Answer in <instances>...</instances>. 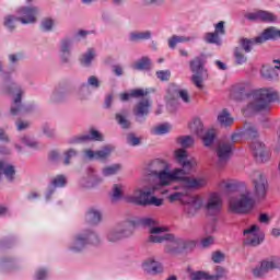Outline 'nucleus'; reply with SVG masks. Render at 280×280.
I'll return each instance as SVG.
<instances>
[{
  "label": "nucleus",
  "instance_id": "32",
  "mask_svg": "<svg viewBox=\"0 0 280 280\" xmlns=\"http://www.w3.org/2000/svg\"><path fill=\"white\" fill-rule=\"evenodd\" d=\"M85 220L90 222V224H97L102 221V212L96 209H90L85 214Z\"/></svg>",
  "mask_w": 280,
  "mask_h": 280
},
{
  "label": "nucleus",
  "instance_id": "7",
  "mask_svg": "<svg viewBox=\"0 0 280 280\" xmlns=\"http://www.w3.org/2000/svg\"><path fill=\"white\" fill-rule=\"evenodd\" d=\"M1 78L4 80V93L10 95H15L13 104L11 106V115H21L27 109L21 104V96L23 95V90L14 82H10V74L1 72Z\"/></svg>",
  "mask_w": 280,
  "mask_h": 280
},
{
  "label": "nucleus",
  "instance_id": "39",
  "mask_svg": "<svg viewBox=\"0 0 280 280\" xmlns=\"http://www.w3.org/2000/svg\"><path fill=\"white\" fill-rule=\"evenodd\" d=\"M113 200H119L124 198V185L115 184L112 190Z\"/></svg>",
  "mask_w": 280,
  "mask_h": 280
},
{
  "label": "nucleus",
  "instance_id": "64",
  "mask_svg": "<svg viewBox=\"0 0 280 280\" xmlns=\"http://www.w3.org/2000/svg\"><path fill=\"white\" fill-rule=\"evenodd\" d=\"M112 104H113V94H109L105 98V106H106V108H110Z\"/></svg>",
  "mask_w": 280,
  "mask_h": 280
},
{
  "label": "nucleus",
  "instance_id": "15",
  "mask_svg": "<svg viewBox=\"0 0 280 280\" xmlns=\"http://www.w3.org/2000/svg\"><path fill=\"white\" fill-rule=\"evenodd\" d=\"M209 215H218L222 211V195L220 192H211L206 203Z\"/></svg>",
  "mask_w": 280,
  "mask_h": 280
},
{
  "label": "nucleus",
  "instance_id": "6",
  "mask_svg": "<svg viewBox=\"0 0 280 280\" xmlns=\"http://www.w3.org/2000/svg\"><path fill=\"white\" fill-rule=\"evenodd\" d=\"M39 13L40 9L38 7H22L18 10L19 18L14 15H7L4 18V27L14 30L16 27V21H20L22 25L36 23Z\"/></svg>",
  "mask_w": 280,
  "mask_h": 280
},
{
  "label": "nucleus",
  "instance_id": "55",
  "mask_svg": "<svg viewBox=\"0 0 280 280\" xmlns=\"http://www.w3.org/2000/svg\"><path fill=\"white\" fill-rule=\"evenodd\" d=\"M177 93L185 104H189L191 102V97L189 96V92H187V90H178Z\"/></svg>",
  "mask_w": 280,
  "mask_h": 280
},
{
  "label": "nucleus",
  "instance_id": "58",
  "mask_svg": "<svg viewBox=\"0 0 280 280\" xmlns=\"http://www.w3.org/2000/svg\"><path fill=\"white\" fill-rule=\"evenodd\" d=\"M65 95V92L63 91H58L56 90L52 95H51V101L52 102H60V100H62Z\"/></svg>",
  "mask_w": 280,
  "mask_h": 280
},
{
  "label": "nucleus",
  "instance_id": "29",
  "mask_svg": "<svg viewBox=\"0 0 280 280\" xmlns=\"http://www.w3.org/2000/svg\"><path fill=\"white\" fill-rule=\"evenodd\" d=\"M197 36H177V35H173L170 39H168V47L171 49H175L176 45L178 43H189V40H196Z\"/></svg>",
  "mask_w": 280,
  "mask_h": 280
},
{
  "label": "nucleus",
  "instance_id": "56",
  "mask_svg": "<svg viewBox=\"0 0 280 280\" xmlns=\"http://www.w3.org/2000/svg\"><path fill=\"white\" fill-rule=\"evenodd\" d=\"M127 143H129V145H139V143H141V139L137 138L135 133H129L127 136Z\"/></svg>",
  "mask_w": 280,
  "mask_h": 280
},
{
  "label": "nucleus",
  "instance_id": "54",
  "mask_svg": "<svg viewBox=\"0 0 280 280\" xmlns=\"http://www.w3.org/2000/svg\"><path fill=\"white\" fill-rule=\"evenodd\" d=\"M51 27H54V20L45 19L42 22V30H44V32H51Z\"/></svg>",
  "mask_w": 280,
  "mask_h": 280
},
{
  "label": "nucleus",
  "instance_id": "47",
  "mask_svg": "<svg viewBox=\"0 0 280 280\" xmlns=\"http://www.w3.org/2000/svg\"><path fill=\"white\" fill-rule=\"evenodd\" d=\"M54 187H65L67 185V177L65 175H58L51 180Z\"/></svg>",
  "mask_w": 280,
  "mask_h": 280
},
{
  "label": "nucleus",
  "instance_id": "52",
  "mask_svg": "<svg viewBox=\"0 0 280 280\" xmlns=\"http://www.w3.org/2000/svg\"><path fill=\"white\" fill-rule=\"evenodd\" d=\"M224 259H226V256L224 255V253L222 252L212 253V261H214V264H222Z\"/></svg>",
  "mask_w": 280,
  "mask_h": 280
},
{
  "label": "nucleus",
  "instance_id": "31",
  "mask_svg": "<svg viewBox=\"0 0 280 280\" xmlns=\"http://www.w3.org/2000/svg\"><path fill=\"white\" fill-rule=\"evenodd\" d=\"M131 67L137 71H148V69L152 67V61L148 57H142L140 60L136 61Z\"/></svg>",
  "mask_w": 280,
  "mask_h": 280
},
{
  "label": "nucleus",
  "instance_id": "13",
  "mask_svg": "<svg viewBox=\"0 0 280 280\" xmlns=\"http://www.w3.org/2000/svg\"><path fill=\"white\" fill-rule=\"evenodd\" d=\"M231 154H233V144L228 141H220L217 147L218 170H223V167H226L229 159H231Z\"/></svg>",
  "mask_w": 280,
  "mask_h": 280
},
{
  "label": "nucleus",
  "instance_id": "2",
  "mask_svg": "<svg viewBox=\"0 0 280 280\" xmlns=\"http://www.w3.org/2000/svg\"><path fill=\"white\" fill-rule=\"evenodd\" d=\"M139 223L142 224V226H149L151 229V235L149 237L151 242L154 244L166 242L165 253H170L171 255H178L183 253V250H191L196 247V241L176 237L170 233L161 235L167 231V228L156 226L158 222L152 218H142L140 219Z\"/></svg>",
  "mask_w": 280,
  "mask_h": 280
},
{
  "label": "nucleus",
  "instance_id": "43",
  "mask_svg": "<svg viewBox=\"0 0 280 280\" xmlns=\"http://www.w3.org/2000/svg\"><path fill=\"white\" fill-rule=\"evenodd\" d=\"M177 142L179 145H182V148H191V145L195 143V140L191 136H182L177 139Z\"/></svg>",
  "mask_w": 280,
  "mask_h": 280
},
{
  "label": "nucleus",
  "instance_id": "27",
  "mask_svg": "<svg viewBox=\"0 0 280 280\" xmlns=\"http://www.w3.org/2000/svg\"><path fill=\"white\" fill-rule=\"evenodd\" d=\"M1 174H3L9 180H14V174H16V171L14 170L12 164L0 161V176Z\"/></svg>",
  "mask_w": 280,
  "mask_h": 280
},
{
  "label": "nucleus",
  "instance_id": "60",
  "mask_svg": "<svg viewBox=\"0 0 280 280\" xmlns=\"http://www.w3.org/2000/svg\"><path fill=\"white\" fill-rule=\"evenodd\" d=\"M213 244V236H207L203 240H201V246L203 248H208V246H211Z\"/></svg>",
  "mask_w": 280,
  "mask_h": 280
},
{
  "label": "nucleus",
  "instance_id": "42",
  "mask_svg": "<svg viewBox=\"0 0 280 280\" xmlns=\"http://www.w3.org/2000/svg\"><path fill=\"white\" fill-rule=\"evenodd\" d=\"M228 271L223 267L218 266L215 268V275H209L208 273V279L209 280H219V279H224L226 277Z\"/></svg>",
  "mask_w": 280,
  "mask_h": 280
},
{
  "label": "nucleus",
  "instance_id": "53",
  "mask_svg": "<svg viewBox=\"0 0 280 280\" xmlns=\"http://www.w3.org/2000/svg\"><path fill=\"white\" fill-rule=\"evenodd\" d=\"M214 34L217 36H224V34H226V31L224 30V21H221L214 25Z\"/></svg>",
  "mask_w": 280,
  "mask_h": 280
},
{
  "label": "nucleus",
  "instance_id": "3",
  "mask_svg": "<svg viewBox=\"0 0 280 280\" xmlns=\"http://www.w3.org/2000/svg\"><path fill=\"white\" fill-rule=\"evenodd\" d=\"M175 159L177 163L183 165V168H174L170 172V164L164 161L163 168L161 171H153L152 174L158 178L160 185L166 186L171 185V183H174L175 180H184V178H187L185 174H190L191 170L196 167V160L188 159L187 150L185 149H177L175 151Z\"/></svg>",
  "mask_w": 280,
  "mask_h": 280
},
{
  "label": "nucleus",
  "instance_id": "40",
  "mask_svg": "<svg viewBox=\"0 0 280 280\" xmlns=\"http://www.w3.org/2000/svg\"><path fill=\"white\" fill-rule=\"evenodd\" d=\"M234 58L236 65H245V62L248 60L246 55H244V50L242 48H235Z\"/></svg>",
  "mask_w": 280,
  "mask_h": 280
},
{
  "label": "nucleus",
  "instance_id": "4",
  "mask_svg": "<svg viewBox=\"0 0 280 280\" xmlns=\"http://www.w3.org/2000/svg\"><path fill=\"white\" fill-rule=\"evenodd\" d=\"M249 98L252 101L243 108V114L246 116L259 110H270V104H272V102H279V93L272 88H262L255 90L249 95Z\"/></svg>",
  "mask_w": 280,
  "mask_h": 280
},
{
  "label": "nucleus",
  "instance_id": "26",
  "mask_svg": "<svg viewBox=\"0 0 280 280\" xmlns=\"http://www.w3.org/2000/svg\"><path fill=\"white\" fill-rule=\"evenodd\" d=\"M279 66H275V68L270 66H262L260 73L266 80H277V78H279Z\"/></svg>",
  "mask_w": 280,
  "mask_h": 280
},
{
  "label": "nucleus",
  "instance_id": "8",
  "mask_svg": "<svg viewBox=\"0 0 280 280\" xmlns=\"http://www.w3.org/2000/svg\"><path fill=\"white\" fill-rule=\"evenodd\" d=\"M230 211L232 213H248L255 207V199L250 190H245L236 197H232L229 201Z\"/></svg>",
  "mask_w": 280,
  "mask_h": 280
},
{
  "label": "nucleus",
  "instance_id": "9",
  "mask_svg": "<svg viewBox=\"0 0 280 280\" xmlns=\"http://www.w3.org/2000/svg\"><path fill=\"white\" fill-rule=\"evenodd\" d=\"M88 244H93L94 246L100 244V236H97L95 232L77 234L70 245V250H73V253H80V250H84V248H86Z\"/></svg>",
  "mask_w": 280,
  "mask_h": 280
},
{
  "label": "nucleus",
  "instance_id": "62",
  "mask_svg": "<svg viewBox=\"0 0 280 280\" xmlns=\"http://www.w3.org/2000/svg\"><path fill=\"white\" fill-rule=\"evenodd\" d=\"M258 221L261 224H268V222H270V217H268V214H266V213H260L258 217Z\"/></svg>",
  "mask_w": 280,
  "mask_h": 280
},
{
  "label": "nucleus",
  "instance_id": "1",
  "mask_svg": "<svg viewBox=\"0 0 280 280\" xmlns=\"http://www.w3.org/2000/svg\"><path fill=\"white\" fill-rule=\"evenodd\" d=\"M179 183L183 190L171 194L168 200L170 202H182L184 215H186V218H194L202 208V198L191 196L189 189L205 187V185H207V177H185Z\"/></svg>",
  "mask_w": 280,
  "mask_h": 280
},
{
  "label": "nucleus",
  "instance_id": "18",
  "mask_svg": "<svg viewBox=\"0 0 280 280\" xmlns=\"http://www.w3.org/2000/svg\"><path fill=\"white\" fill-rule=\"evenodd\" d=\"M277 268H280V258H276L273 260H264L260 266L253 269V275L254 277H264V275Z\"/></svg>",
  "mask_w": 280,
  "mask_h": 280
},
{
  "label": "nucleus",
  "instance_id": "49",
  "mask_svg": "<svg viewBox=\"0 0 280 280\" xmlns=\"http://www.w3.org/2000/svg\"><path fill=\"white\" fill-rule=\"evenodd\" d=\"M156 78L162 82H167L172 78V72L170 70H160L156 72Z\"/></svg>",
  "mask_w": 280,
  "mask_h": 280
},
{
  "label": "nucleus",
  "instance_id": "45",
  "mask_svg": "<svg viewBox=\"0 0 280 280\" xmlns=\"http://www.w3.org/2000/svg\"><path fill=\"white\" fill-rule=\"evenodd\" d=\"M78 156V151L75 149H69L63 153V165H71V159Z\"/></svg>",
  "mask_w": 280,
  "mask_h": 280
},
{
  "label": "nucleus",
  "instance_id": "14",
  "mask_svg": "<svg viewBox=\"0 0 280 280\" xmlns=\"http://www.w3.org/2000/svg\"><path fill=\"white\" fill-rule=\"evenodd\" d=\"M252 180L257 198H266V194L268 191V179L266 178V175L256 171L252 175Z\"/></svg>",
  "mask_w": 280,
  "mask_h": 280
},
{
  "label": "nucleus",
  "instance_id": "33",
  "mask_svg": "<svg viewBox=\"0 0 280 280\" xmlns=\"http://www.w3.org/2000/svg\"><path fill=\"white\" fill-rule=\"evenodd\" d=\"M152 38V33L150 31L144 32H132L129 35V40L137 43V40H150Z\"/></svg>",
  "mask_w": 280,
  "mask_h": 280
},
{
  "label": "nucleus",
  "instance_id": "38",
  "mask_svg": "<svg viewBox=\"0 0 280 280\" xmlns=\"http://www.w3.org/2000/svg\"><path fill=\"white\" fill-rule=\"evenodd\" d=\"M172 129V126L170 124H161L156 125L151 129L152 135H167V132Z\"/></svg>",
  "mask_w": 280,
  "mask_h": 280
},
{
  "label": "nucleus",
  "instance_id": "22",
  "mask_svg": "<svg viewBox=\"0 0 280 280\" xmlns=\"http://www.w3.org/2000/svg\"><path fill=\"white\" fill-rule=\"evenodd\" d=\"M250 149L253 151L254 158L258 163H264V161H268V152H266V147L260 141H254L250 144Z\"/></svg>",
  "mask_w": 280,
  "mask_h": 280
},
{
  "label": "nucleus",
  "instance_id": "21",
  "mask_svg": "<svg viewBox=\"0 0 280 280\" xmlns=\"http://www.w3.org/2000/svg\"><path fill=\"white\" fill-rule=\"evenodd\" d=\"M84 141H104V136L95 129H91L90 135L74 136L69 143H84Z\"/></svg>",
  "mask_w": 280,
  "mask_h": 280
},
{
  "label": "nucleus",
  "instance_id": "17",
  "mask_svg": "<svg viewBox=\"0 0 280 280\" xmlns=\"http://www.w3.org/2000/svg\"><path fill=\"white\" fill-rule=\"evenodd\" d=\"M243 137H247L249 139H257L259 137V132L257 131V127L250 122H245L244 131L234 132L231 137L233 143H237Z\"/></svg>",
  "mask_w": 280,
  "mask_h": 280
},
{
  "label": "nucleus",
  "instance_id": "48",
  "mask_svg": "<svg viewBox=\"0 0 280 280\" xmlns=\"http://www.w3.org/2000/svg\"><path fill=\"white\" fill-rule=\"evenodd\" d=\"M86 86H92V89H100V80L97 79V77H90L88 79V84L82 85L83 89H86Z\"/></svg>",
  "mask_w": 280,
  "mask_h": 280
},
{
  "label": "nucleus",
  "instance_id": "16",
  "mask_svg": "<svg viewBox=\"0 0 280 280\" xmlns=\"http://www.w3.org/2000/svg\"><path fill=\"white\" fill-rule=\"evenodd\" d=\"M113 150H115L113 145H105L98 151L86 149L83 152L85 159H89L90 161H93V159H95L96 161H106V159H108V156H110V154L113 153Z\"/></svg>",
  "mask_w": 280,
  "mask_h": 280
},
{
  "label": "nucleus",
  "instance_id": "30",
  "mask_svg": "<svg viewBox=\"0 0 280 280\" xmlns=\"http://www.w3.org/2000/svg\"><path fill=\"white\" fill-rule=\"evenodd\" d=\"M88 178H89V182L85 185V187H95V185H100V183H102V180H104L102 177H100L95 173V168H93V167L88 168Z\"/></svg>",
  "mask_w": 280,
  "mask_h": 280
},
{
  "label": "nucleus",
  "instance_id": "23",
  "mask_svg": "<svg viewBox=\"0 0 280 280\" xmlns=\"http://www.w3.org/2000/svg\"><path fill=\"white\" fill-rule=\"evenodd\" d=\"M152 104H150V101L147 98H142L139 103L136 104L133 107V115L138 118L141 117H148L150 113V107Z\"/></svg>",
  "mask_w": 280,
  "mask_h": 280
},
{
  "label": "nucleus",
  "instance_id": "19",
  "mask_svg": "<svg viewBox=\"0 0 280 280\" xmlns=\"http://www.w3.org/2000/svg\"><path fill=\"white\" fill-rule=\"evenodd\" d=\"M245 19H248V21H262L264 23H277V15L264 10L247 13L245 14Z\"/></svg>",
  "mask_w": 280,
  "mask_h": 280
},
{
  "label": "nucleus",
  "instance_id": "28",
  "mask_svg": "<svg viewBox=\"0 0 280 280\" xmlns=\"http://www.w3.org/2000/svg\"><path fill=\"white\" fill-rule=\"evenodd\" d=\"M121 167L122 166L119 163L107 165L102 168L101 174L105 178H108V176H115L116 174H119Z\"/></svg>",
  "mask_w": 280,
  "mask_h": 280
},
{
  "label": "nucleus",
  "instance_id": "24",
  "mask_svg": "<svg viewBox=\"0 0 280 280\" xmlns=\"http://www.w3.org/2000/svg\"><path fill=\"white\" fill-rule=\"evenodd\" d=\"M279 38V30L277 27L270 26L266 28L261 35L256 37L258 44H264L266 40H277Z\"/></svg>",
  "mask_w": 280,
  "mask_h": 280
},
{
  "label": "nucleus",
  "instance_id": "36",
  "mask_svg": "<svg viewBox=\"0 0 280 280\" xmlns=\"http://www.w3.org/2000/svg\"><path fill=\"white\" fill-rule=\"evenodd\" d=\"M93 60H95V49L90 48L81 57V65H83V67H89Z\"/></svg>",
  "mask_w": 280,
  "mask_h": 280
},
{
  "label": "nucleus",
  "instance_id": "25",
  "mask_svg": "<svg viewBox=\"0 0 280 280\" xmlns=\"http://www.w3.org/2000/svg\"><path fill=\"white\" fill-rule=\"evenodd\" d=\"M142 268L149 275H159V272H163V265L161 262L155 261L154 259H148L143 262Z\"/></svg>",
  "mask_w": 280,
  "mask_h": 280
},
{
  "label": "nucleus",
  "instance_id": "59",
  "mask_svg": "<svg viewBox=\"0 0 280 280\" xmlns=\"http://www.w3.org/2000/svg\"><path fill=\"white\" fill-rule=\"evenodd\" d=\"M43 130H44V135H46V137H54V135H56V130L52 129L51 127H49V125H45Z\"/></svg>",
  "mask_w": 280,
  "mask_h": 280
},
{
  "label": "nucleus",
  "instance_id": "44",
  "mask_svg": "<svg viewBox=\"0 0 280 280\" xmlns=\"http://www.w3.org/2000/svg\"><path fill=\"white\" fill-rule=\"evenodd\" d=\"M203 39L206 43L214 44V45H221L222 42L220 40V35H217V33H206L203 36Z\"/></svg>",
  "mask_w": 280,
  "mask_h": 280
},
{
  "label": "nucleus",
  "instance_id": "34",
  "mask_svg": "<svg viewBox=\"0 0 280 280\" xmlns=\"http://www.w3.org/2000/svg\"><path fill=\"white\" fill-rule=\"evenodd\" d=\"M218 121L221 124V126H232L234 119L231 117V114L229 110L223 109L219 115H218Z\"/></svg>",
  "mask_w": 280,
  "mask_h": 280
},
{
  "label": "nucleus",
  "instance_id": "11",
  "mask_svg": "<svg viewBox=\"0 0 280 280\" xmlns=\"http://www.w3.org/2000/svg\"><path fill=\"white\" fill-rule=\"evenodd\" d=\"M190 69L192 71V84L197 86V89H202V81L207 78V70H205V60L201 57H196L192 61H190Z\"/></svg>",
  "mask_w": 280,
  "mask_h": 280
},
{
  "label": "nucleus",
  "instance_id": "57",
  "mask_svg": "<svg viewBox=\"0 0 280 280\" xmlns=\"http://www.w3.org/2000/svg\"><path fill=\"white\" fill-rule=\"evenodd\" d=\"M131 97H144V95H148V92L143 89H136L130 91Z\"/></svg>",
  "mask_w": 280,
  "mask_h": 280
},
{
  "label": "nucleus",
  "instance_id": "5",
  "mask_svg": "<svg viewBox=\"0 0 280 280\" xmlns=\"http://www.w3.org/2000/svg\"><path fill=\"white\" fill-rule=\"evenodd\" d=\"M125 198L127 202H132L133 205H138L139 207H162L163 205L162 198L152 196V188H150L149 186H137L133 189L132 195H128Z\"/></svg>",
  "mask_w": 280,
  "mask_h": 280
},
{
  "label": "nucleus",
  "instance_id": "10",
  "mask_svg": "<svg viewBox=\"0 0 280 280\" xmlns=\"http://www.w3.org/2000/svg\"><path fill=\"white\" fill-rule=\"evenodd\" d=\"M189 128L191 132H195V135L202 139L206 148L212 145L213 141L215 140V130L210 129L205 133V125H202V120H200V118L192 119V121L189 124Z\"/></svg>",
  "mask_w": 280,
  "mask_h": 280
},
{
  "label": "nucleus",
  "instance_id": "63",
  "mask_svg": "<svg viewBox=\"0 0 280 280\" xmlns=\"http://www.w3.org/2000/svg\"><path fill=\"white\" fill-rule=\"evenodd\" d=\"M46 277H47V270H45V269H39L36 272V279L37 280H45Z\"/></svg>",
  "mask_w": 280,
  "mask_h": 280
},
{
  "label": "nucleus",
  "instance_id": "51",
  "mask_svg": "<svg viewBox=\"0 0 280 280\" xmlns=\"http://www.w3.org/2000/svg\"><path fill=\"white\" fill-rule=\"evenodd\" d=\"M116 120L118 121L119 126H121V128H130V120L126 119V116L116 114Z\"/></svg>",
  "mask_w": 280,
  "mask_h": 280
},
{
  "label": "nucleus",
  "instance_id": "20",
  "mask_svg": "<svg viewBox=\"0 0 280 280\" xmlns=\"http://www.w3.org/2000/svg\"><path fill=\"white\" fill-rule=\"evenodd\" d=\"M128 235H130V232H128L124 225L118 224L108 230L107 241L112 243L119 242L124 240V237H128Z\"/></svg>",
  "mask_w": 280,
  "mask_h": 280
},
{
  "label": "nucleus",
  "instance_id": "35",
  "mask_svg": "<svg viewBox=\"0 0 280 280\" xmlns=\"http://www.w3.org/2000/svg\"><path fill=\"white\" fill-rule=\"evenodd\" d=\"M70 49H71V40L63 39L61 42V60L63 62H69Z\"/></svg>",
  "mask_w": 280,
  "mask_h": 280
},
{
  "label": "nucleus",
  "instance_id": "37",
  "mask_svg": "<svg viewBox=\"0 0 280 280\" xmlns=\"http://www.w3.org/2000/svg\"><path fill=\"white\" fill-rule=\"evenodd\" d=\"M240 43L246 54H250V51H253V45H259V43H257V37L252 39L242 38Z\"/></svg>",
  "mask_w": 280,
  "mask_h": 280
},
{
  "label": "nucleus",
  "instance_id": "50",
  "mask_svg": "<svg viewBox=\"0 0 280 280\" xmlns=\"http://www.w3.org/2000/svg\"><path fill=\"white\" fill-rule=\"evenodd\" d=\"M191 280H209V273L205 271H197L190 273Z\"/></svg>",
  "mask_w": 280,
  "mask_h": 280
},
{
  "label": "nucleus",
  "instance_id": "46",
  "mask_svg": "<svg viewBox=\"0 0 280 280\" xmlns=\"http://www.w3.org/2000/svg\"><path fill=\"white\" fill-rule=\"evenodd\" d=\"M22 143H24V145H27V148H32L33 150H38L39 148L38 142H36L30 136H24L22 138Z\"/></svg>",
  "mask_w": 280,
  "mask_h": 280
},
{
  "label": "nucleus",
  "instance_id": "12",
  "mask_svg": "<svg viewBox=\"0 0 280 280\" xmlns=\"http://www.w3.org/2000/svg\"><path fill=\"white\" fill-rule=\"evenodd\" d=\"M245 237L244 244L247 246H259L264 242L266 235L259 228V225H252L243 231Z\"/></svg>",
  "mask_w": 280,
  "mask_h": 280
},
{
  "label": "nucleus",
  "instance_id": "41",
  "mask_svg": "<svg viewBox=\"0 0 280 280\" xmlns=\"http://www.w3.org/2000/svg\"><path fill=\"white\" fill-rule=\"evenodd\" d=\"M218 187L223 191H231V189H235V182L231 179H222L218 183Z\"/></svg>",
  "mask_w": 280,
  "mask_h": 280
},
{
  "label": "nucleus",
  "instance_id": "61",
  "mask_svg": "<svg viewBox=\"0 0 280 280\" xmlns=\"http://www.w3.org/2000/svg\"><path fill=\"white\" fill-rule=\"evenodd\" d=\"M15 124H16L18 130H25V129L30 128V122H27V121L18 120Z\"/></svg>",
  "mask_w": 280,
  "mask_h": 280
}]
</instances>
